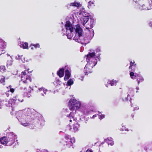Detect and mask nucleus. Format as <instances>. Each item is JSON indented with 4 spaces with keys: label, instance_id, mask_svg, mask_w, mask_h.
<instances>
[{
    "label": "nucleus",
    "instance_id": "nucleus-9",
    "mask_svg": "<svg viewBox=\"0 0 152 152\" xmlns=\"http://www.w3.org/2000/svg\"><path fill=\"white\" fill-rule=\"evenodd\" d=\"M136 9L140 10H149L151 9L150 4H143L140 2L138 3L136 5Z\"/></svg>",
    "mask_w": 152,
    "mask_h": 152
},
{
    "label": "nucleus",
    "instance_id": "nucleus-46",
    "mask_svg": "<svg viewBox=\"0 0 152 152\" xmlns=\"http://www.w3.org/2000/svg\"><path fill=\"white\" fill-rule=\"evenodd\" d=\"M2 52L0 54V56H1V54H4L5 53V51L4 50H2Z\"/></svg>",
    "mask_w": 152,
    "mask_h": 152
},
{
    "label": "nucleus",
    "instance_id": "nucleus-38",
    "mask_svg": "<svg viewBox=\"0 0 152 152\" xmlns=\"http://www.w3.org/2000/svg\"><path fill=\"white\" fill-rule=\"evenodd\" d=\"M134 110H133L134 111L135 110H138L139 109V107L138 106H137V105H134Z\"/></svg>",
    "mask_w": 152,
    "mask_h": 152
},
{
    "label": "nucleus",
    "instance_id": "nucleus-53",
    "mask_svg": "<svg viewBox=\"0 0 152 152\" xmlns=\"http://www.w3.org/2000/svg\"><path fill=\"white\" fill-rule=\"evenodd\" d=\"M97 112L99 114H100V113H102V112H100L99 111H98Z\"/></svg>",
    "mask_w": 152,
    "mask_h": 152
},
{
    "label": "nucleus",
    "instance_id": "nucleus-60",
    "mask_svg": "<svg viewBox=\"0 0 152 152\" xmlns=\"http://www.w3.org/2000/svg\"><path fill=\"white\" fill-rule=\"evenodd\" d=\"M61 24H62V25H63V22H61Z\"/></svg>",
    "mask_w": 152,
    "mask_h": 152
},
{
    "label": "nucleus",
    "instance_id": "nucleus-44",
    "mask_svg": "<svg viewBox=\"0 0 152 152\" xmlns=\"http://www.w3.org/2000/svg\"><path fill=\"white\" fill-rule=\"evenodd\" d=\"M3 101H1L0 100V106L3 105Z\"/></svg>",
    "mask_w": 152,
    "mask_h": 152
},
{
    "label": "nucleus",
    "instance_id": "nucleus-14",
    "mask_svg": "<svg viewBox=\"0 0 152 152\" xmlns=\"http://www.w3.org/2000/svg\"><path fill=\"white\" fill-rule=\"evenodd\" d=\"M21 81L23 82L24 83H26L27 82V80H28L29 81H31V78L30 77L28 76H21Z\"/></svg>",
    "mask_w": 152,
    "mask_h": 152
},
{
    "label": "nucleus",
    "instance_id": "nucleus-12",
    "mask_svg": "<svg viewBox=\"0 0 152 152\" xmlns=\"http://www.w3.org/2000/svg\"><path fill=\"white\" fill-rule=\"evenodd\" d=\"M134 95V92L133 91V89L130 88H129L128 92L127 94V97H126L124 99H123V100L127 101L128 100V98L129 96L132 97Z\"/></svg>",
    "mask_w": 152,
    "mask_h": 152
},
{
    "label": "nucleus",
    "instance_id": "nucleus-1",
    "mask_svg": "<svg viewBox=\"0 0 152 152\" xmlns=\"http://www.w3.org/2000/svg\"><path fill=\"white\" fill-rule=\"evenodd\" d=\"M72 19H69L68 21H66L64 25L66 31V34L67 38L71 39L74 34H75V36L73 39L75 41L81 44L82 45H85L88 43V39H85V35H83V31L80 26L77 25L74 27L72 23L70 22Z\"/></svg>",
    "mask_w": 152,
    "mask_h": 152
},
{
    "label": "nucleus",
    "instance_id": "nucleus-18",
    "mask_svg": "<svg viewBox=\"0 0 152 152\" xmlns=\"http://www.w3.org/2000/svg\"><path fill=\"white\" fill-rule=\"evenodd\" d=\"M6 43L2 39L0 38V49H4L6 47Z\"/></svg>",
    "mask_w": 152,
    "mask_h": 152
},
{
    "label": "nucleus",
    "instance_id": "nucleus-8",
    "mask_svg": "<svg viewBox=\"0 0 152 152\" xmlns=\"http://www.w3.org/2000/svg\"><path fill=\"white\" fill-rule=\"evenodd\" d=\"M15 140L10 139H7V140H3V138H1L0 139V141L2 144L10 146L13 144L16 145V143H18V142H17V140L15 141Z\"/></svg>",
    "mask_w": 152,
    "mask_h": 152
},
{
    "label": "nucleus",
    "instance_id": "nucleus-52",
    "mask_svg": "<svg viewBox=\"0 0 152 152\" xmlns=\"http://www.w3.org/2000/svg\"><path fill=\"white\" fill-rule=\"evenodd\" d=\"M136 89L137 90H138L139 89V88L138 87H137L136 88Z\"/></svg>",
    "mask_w": 152,
    "mask_h": 152
},
{
    "label": "nucleus",
    "instance_id": "nucleus-24",
    "mask_svg": "<svg viewBox=\"0 0 152 152\" xmlns=\"http://www.w3.org/2000/svg\"><path fill=\"white\" fill-rule=\"evenodd\" d=\"M28 43L26 42H22L20 43V46L24 49H28Z\"/></svg>",
    "mask_w": 152,
    "mask_h": 152
},
{
    "label": "nucleus",
    "instance_id": "nucleus-45",
    "mask_svg": "<svg viewBox=\"0 0 152 152\" xmlns=\"http://www.w3.org/2000/svg\"><path fill=\"white\" fill-rule=\"evenodd\" d=\"M25 58H24L22 60V61L23 62V63L25 62L26 61V60H25ZM26 61L27 62V61H28V60H26Z\"/></svg>",
    "mask_w": 152,
    "mask_h": 152
},
{
    "label": "nucleus",
    "instance_id": "nucleus-28",
    "mask_svg": "<svg viewBox=\"0 0 152 152\" xmlns=\"http://www.w3.org/2000/svg\"><path fill=\"white\" fill-rule=\"evenodd\" d=\"M5 67L4 66H0V72H3L5 71Z\"/></svg>",
    "mask_w": 152,
    "mask_h": 152
},
{
    "label": "nucleus",
    "instance_id": "nucleus-20",
    "mask_svg": "<svg viewBox=\"0 0 152 152\" xmlns=\"http://www.w3.org/2000/svg\"><path fill=\"white\" fill-rule=\"evenodd\" d=\"M43 91L44 94H42L43 96H44V94L46 95V92L48 91V90L44 88L43 87H42L41 88H39L38 90L36 91V92H38L39 91Z\"/></svg>",
    "mask_w": 152,
    "mask_h": 152
},
{
    "label": "nucleus",
    "instance_id": "nucleus-43",
    "mask_svg": "<svg viewBox=\"0 0 152 152\" xmlns=\"http://www.w3.org/2000/svg\"><path fill=\"white\" fill-rule=\"evenodd\" d=\"M97 115H98L97 114L94 115L92 117H91V118L92 119H94V118L96 117Z\"/></svg>",
    "mask_w": 152,
    "mask_h": 152
},
{
    "label": "nucleus",
    "instance_id": "nucleus-31",
    "mask_svg": "<svg viewBox=\"0 0 152 152\" xmlns=\"http://www.w3.org/2000/svg\"><path fill=\"white\" fill-rule=\"evenodd\" d=\"M133 61V62H132V61H130V66L129 67V68H131L132 67V66H136V64H135V62L134 61Z\"/></svg>",
    "mask_w": 152,
    "mask_h": 152
},
{
    "label": "nucleus",
    "instance_id": "nucleus-37",
    "mask_svg": "<svg viewBox=\"0 0 152 152\" xmlns=\"http://www.w3.org/2000/svg\"><path fill=\"white\" fill-rule=\"evenodd\" d=\"M96 53H99L101 51V48L100 47L97 48L95 50Z\"/></svg>",
    "mask_w": 152,
    "mask_h": 152
},
{
    "label": "nucleus",
    "instance_id": "nucleus-47",
    "mask_svg": "<svg viewBox=\"0 0 152 152\" xmlns=\"http://www.w3.org/2000/svg\"><path fill=\"white\" fill-rule=\"evenodd\" d=\"M29 88H30V90L29 89H28V91L29 93H30V92H31V90H33V89H31V87L30 86H29Z\"/></svg>",
    "mask_w": 152,
    "mask_h": 152
},
{
    "label": "nucleus",
    "instance_id": "nucleus-41",
    "mask_svg": "<svg viewBox=\"0 0 152 152\" xmlns=\"http://www.w3.org/2000/svg\"><path fill=\"white\" fill-rule=\"evenodd\" d=\"M89 118L88 117V118H85L84 119H85V121H84V122L86 123V124H87V122L88 121L89 119Z\"/></svg>",
    "mask_w": 152,
    "mask_h": 152
},
{
    "label": "nucleus",
    "instance_id": "nucleus-2",
    "mask_svg": "<svg viewBox=\"0 0 152 152\" xmlns=\"http://www.w3.org/2000/svg\"><path fill=\"white\" fill-rule=\"evenodd\" d=\"M33 111L27 108L17 112L16 118L21 125L24 126H28L29 125V122L34 119H38L42 122L44 121L43 118L40 115Z\"/></svg>",
    "mask_w": 152,
    "mask_h": 152
},
{
    "label": "nucleus",
    "instance_id": "nucleus-54",
    "mask_svg": "<svg viewBox=\"0 0 152 152\" xmlns=\"http://www.w3.org/2000/svg\"><path fill=\"white\" fill-rule=\"evenodd\" d=\"M131 116L133 118L134 117V115H132Z\"/></svg>",
    "mask_w": 152,
    "mask_h": 152
},
{
    "label": "nucleus",
    "instance_id": "nucleus-39",
    "mask_svg": "<svg viewBox=\"0 0 152 152\" xmlns=\"http://www.w3.org/2000/svg\"><path fill=\"white\" fill-rule=\"evenodd\" d=\"M148 149L152 151V143L149 144L148 145Z\"/></svg>",
    "mask_w": 152,
    "mask_h": 152
},
{
    "label": "nucleus",
    "instance_id": "nucleus-21",
    "mask_svg": "<svg viewBox=\"0 0 152 152\" xmlns=\"http://www.w3.org/2000/svg\"><path fill=\"white\" fill-rule=\"evenodd\" d=\"M69 5L71 6L80 7L81 6V5L80 4L79 2H77L74 1V2L70 3Z\"/></svg>",
    "mask_w": 152,
    "mask_h": 152
},
{
    "label": "nucleus",
    "instance_id": "nucleus-10",
    "mask_svg": "<svg viewBox=\"0 0 152 152\" xmlns=\"http://www.w3.org/2000/svg\"><path fill=\"white\" fill-rule=\"evenodd\" d=\"M130 75L132 79H134L135 78H137V80L138 84L140 82H142L144 80V79L143 77L139 74H137L136 73L134 74V72H131L130 73Z\"/></svg>",
    "mask_w": 152,
    "mask_h": 152
},
{
    "label": "nucleus",
    "instance_id": "nucleus-16",
    "mask_svg": "<svg viewBox=\"0 0 152 152\" xmlns=\"http://www.w3.org/2000/svg\"><path fill=\"white\" fill-rule=\"evenodd\" d=\"M104 141L108 143V145H110L112 146L114 144L113 139L111 137H108L107 139H105Z\"/></svg>",
    "mask_w": 152,
    "mask_h": 152
},
{
    "label": "nucleus",
    "instance_id": "nucleus-4",
    "mask_svg": "<svg viewBox=\"0 0 152 152\" xmlns=\"http://www.w3.org/2000/svg\"><path fill=\"white\" fill-rule=\"evenodd\" d=\"M101 54L99 53L95 57V52L89 53L86 56V60L87 63L84 68V72L86 75H88L89 73L92 72V69L97 63V60L96 58L100 61V55Z\"/></svg>",
    "mask_w": 152,
    "mask_h": 152
},
{
    "label": "nucleus",
    "instance_id": "nucleus-48",
    "mask_svg": "<svg viewBox=\"0 0 152 152\" xmlns=\"http://www.w3.org/2000/svg\"><path fill=\"white\" fill-rule=\"evenodd\" d=\"M82 81L83 80V76H81L80 77V78Z\"/></svg>",
    "mask_w": 152,
    "mask_h": 152
},
{
    "label": "nucleus",
    "instance_id": "nucleus-23",
    "mask_svg": "<svg viewBox=\"0 0 152 152\" xmlns=\"http://www.w3.org/2000/svg\"><path fill=\"white\" fill-rule=\"evenodd\" d=\"M80 126L77 123L74 124L73 125V129L72 130L75 132L77 131L78 130V128L80 127Z\"/></svg>",
    "mask_w": 152,
    "mask_h": 152
},
{
    "label": "nucleus",
    "instance_id": "nucleus-7",
    "mask_svg": "<svg viewBox=\"0 0 152 152\" xmlns=\"http://www.w3.org/2000/svg\"><path fill=\"white\" fill-rule=\"evenodd\" d=\"M23 99H17L16 97L10 99L8 101V103L7 106L12 107H14L18 105L19 102H22L23 101Z\"/></svg>",
    "mask_w": 152,
    "mask_h": 152
},
{
    "label": "nucleus",
    "instance_id": "nucleus-49",
    "mask_svg": "<svg viewBox=\"0 0 152 152\" xmlns=\"http://www.w3.org/2000/svg\"><path fill=\"white\" fill-rule=\"evenodd\" d=\"M86 152H92L90 150H88L86 151Z\"/></svg>",
    "mask_w": 152,
    "mask_h": 152
},
{
    "label": "nucleus",
    "instance_id": "nucleus-19",
    "mask_svg": "<svg viewBox=\"0 0 152 152\" xmlns=\"http://www.w3.org/2000/svg\"><path fill=\"white\" fill-rule=\"evenodd\" d=\"M65 76L64 77L65 80H67L69 79L71 76V73L68 69H66L65 71Z\"/></svg>",
    "mask_w": 152,
    "mask_h": 152
},
{
    "label": "nucleus",
    "instance_id": "nucleus-62",
    "mask_svg": "<svg viewBox=\"0 0 152 152\" xmlns=\"http://www.w3.org/2000/svg\"><path fill=\"white\" fill-rule=\"evenodd\" d=\"M7 55L8 56H10V55H9L8 54H7Z\"/></svg>",
    "mask_w": 152,
    "mask_h": 152
},
{
    "label": "nucleus",
    "instance_id": "nucleus-56",
    "mask_svg": "<svg viewBox=\"0 0 152 152\" xmlns=\"http://www.w3.org/2000/svg\"><path fill=\"white\" fill-rule=\"evenodd\" d=\"M6 95H7V96H9V95L7 94V93L6 94Z\"/></svg>",
    "mask_w": 152,
    "mask_h": 152
},
{
    "label": "nucleus",
    "instance_id": "nucleus-27",
    "mask_svg": "<svg viewBox=\"0 0 152 152\" xmlns=\"http://www.w3.org/2000/svg\"><path fill=\"white\" fill-rule=\"evenodd\" d=\"M30 46H33L35 48H39L40 47V45L39 43H37L36 44H31Z\"/></svg>",
    "mask_w": 152,
    "mask_h": 152
},
{
    "label": "nucleus",
    "instance_id": "nucleus-50",
    "mask_svg": "<svg viewBox=\"0 0 152 152\" xmlns=\"http://www.w3.org/2000/svg\"><path fill=\"white\" fill-rule=\"evenodd\" d=\"M124 129H124L123 128H121L120 129V130L121 131H123L124 130Z\"/></svg>",
    "mask_w": 152,
    "mask_h": 152
},
{
    "label": "nucleus",
    "instance_id": "nucleus-57",
    "mask_svg": "<svg viewBox=\"0 0 152 152\" xmlns=\"http://www.w3.org/2000/svg\"><path fill=\"white\" fill-rule=\"evenodd\" d=\"M131 107H132V104H131Z\"/></svg>",
    "mask_w": 152,
    "mask_h": 152
},
{
    "label": "nucleus",
    "instance_id": "nucleus-32",
    "mask_svg": "<svg viewBox=\"0 0 152 152\" xmlns=\"http://www.w3.org/2000/svg\"><path fill=\"white\" fill-rule=\"evenodd\" d=\"M13 61L12 60H8L7 61L6 66H11L12 64Z\"/></svg>",
    "mask_w": 152,
    "mask_h": 152
},
{
    "label": "nucleus",
    "instance_id": "nucleus-61",
    "mask_svg": "<svg viewBox=\"0 0 152 152\" xmlns=\"http://www.w3.org/2000/svg\"><path fill=\"white\" fill-rule=\"evenodd\" d=\"M28 96V97H30V96Z\"/></svg>",
    "mask_w": 152,
    "mask_h": 152
},
{
    "label": "nucleus",
    "instance_id": "nucleus-59",
    "mask_svg": "<svg viewBox=\"0 0 152 152\" xmlns=\"http://www.w3.org/2000/svg\"><path fill=\"white\" fill-rule=\"evenodd\" d=\"M138 92V90H137V91H136V93H137Z\"/></svg>",
    "mask_w": 152,
    "mask_h": 152
},
{
    "label": "nucleus",
    "instance_id": "nucleus-34",
    "mask_svg": "<svg viewBox=\"0 0 152 152\" xmlns=\"http://www.w3.org/2000/svg\"><path fill=\"white\" fill-rule=\"evenodd\" d=\"M99 119L100 120L104 118L105 117V115L104 114H101L100 115H98Z\"/></svg>",
    "mask_w": 152,
    "mask_h": 152
},
{
    "label": "nucleus",
    "instance_id": "nucleus-55",
    "mask_svg": "<svg viewBox=\"0 0 152 152\" xmlns=\"http://www.w3.org/2000/svg\"><path fill=\"white\" fill-rule=\"evenodd\" d=\"M34 48H33V47H31V50H34Z\"/></svg>",
    "mask_w": 152,
    "mask_h": 152
},
{
    "label": "nucleus",
    "instance_id": "nucleus-58",
    "mask_svg": "<svg viewBox=\"0 0 152 152\" xmlns=\"http://www.w3.org/2000/svg\"><path fill=\"white\" fill-rule=\"evenodd\" d=\"M2 148V146L0 145V148Z\"/></svg>",
    "mask_w": 152,
    "mask_h": 152
},
{
    "label": "nucleus",
    "instance_id": "nucleus-22",
    "mask_svg": "<svg viewBox=\"0 0 152 152\" xmlns=\"http://www.w3.org/2000/svg\"><path fill=\"white\" fill-rule=\"evenodd\" d=\"M64 70L63 68L60 69L57 72V75L60 77H62L64 75Z\"/></svg>",
    "mask_w": 152,
    "mask_h": 152
},
{
    "label": "nucleus",
    "instance_id": "nucleus-5",
    "mask_svg": "<svg viewBox=\"0 0 152 152\" xmlns=\"http://www.w3.org/2000/svg\"><path fill=\"white\" fill-rule=\"evenodd\" d=\"M91 104V102H90L88 103H83L80 109V112L85 115H88L91 114L93 111L90 109V107Z\"/></svg>",
    "mask_w": 152,
    "mask_h": 152
},
{
    "label": "nucleus",
    "instance_id": "nucleus-25",
    "mask_svg": "<svg viewBox=\"0 0 152 152\" xmlns=\"http://www.w3.org/2000/svg\"><path fill=\"white\" fill-rule=\"evenodd\" d=\"M74 83V80L73 79H70L67 81V85L68 86H71Z\"/></svg>",
    "mask_w": 152,
    "mask_h": 152
},
{
    "label": "nucleus",
    "instance_id": "nucleus-30",
    "mask_svg": "<svg viewBox=\"0 0 152 152\" xmlns=\"http://www.w3.org/2000/svg\"><path fill=\"white\" fill-rule=\"evenodd\" d=\"M5 78L4 77L2 76L0 80V83H2L3 85H4V82H5Z\"/></svg>",
    "mask_w": 152,
    "mask_h": 152
},
{
    "label": "nucleus",
    "instance_id": "nucleus-3",
    "mask_svg": "<svg viewBox=\"0 0 152 152\" xmlns=\"http://www.w3.org/2000/svg\"><path fill=\"white\" fill-rule=\"evenodd\" d=\"M79 15H81L80 21L83 25L88 30V32L85 35V39H88V43L94 36V31L92 28L93 27L94 20L92 17L89 18V15L84 8H82L78 12Z\"/></svg>",
    "mask_w": 152,
    "mask_h": 152
},
{
    "label": "nucleus",
    "instance_id": "nucleus-35",
    "mask_svg": "<svg viewBox=\"0 0 152 152\" xmlns=\"http://www.w3.org/2000/svg\"><path fill=\"white\" fill-rule=\"evenodd\" d=\"M22 56L18 55L15 57V59L17 60H20L22 59Z\"/></svg>",
    "mask_w": 152,
    "mask_h": 152
},
{
    "label": "nucleus",
    "instance_id": "nucleus-11",
    "mask_svg": "<svg viewBox=\"0 0 152 152\" xmlns=\"http://www.w3.org/2000/svg\"><path fill=\"white\" fill-rule=\"evenodd\" d=\"M3 140H5L7 139H16L17 138L16 136L14 134L13 132H9L7 133L6 137H3Z\"/></svg>",
    "mask_w": 152,
    "mask_h": 152
},
{
    "label": "nucleus",
    "instance_id": "nucleus-42",
    "mask_svg": "<svg viewBox=\"0 0 152 152\" xmlns=\"http://www.w3.org/2000/svg\"><path fill=\"white\" fill-rule=\"evenodd\" d=\"M26 73L25 71L21 73V75H23V76H27V75H26Z\"/></svg>",
    "mask_w": 152,
    "mask_h": 152
},
{
    "label": "nucleus",
    "instance_id": "nucleus-29",
    "mask_svg": "<svg viewBox=\"0 0 152 152\" xmlns=\"http://www.w3.org/2000/svg\"><path fill=\"white\" fill-rule=\"evenodd\" d=\"M94 3L93 1H90L88 2V7L89 8H91V7L94 5Z\"/></svg>",
    "mask_w": 152,
    "mask_h": 152
},
{
    "label": "nucleus",
    "instance_id": "nucleus-17",
    "mask_svg": "<svg viewBox=\"0 0 152 152\" xmlns=\"http://www.w3.org/2000/svg\"><path fill=\"white\" fill-rule=\"evenodd\" d=\"M117 82L116 80H108L107 82V84H106L105 86L107 87H108V85H110L111 86L116 85Z\"/></svg>",
    "mask_w": 152,
    "mask_h": 152
},
{
    "label": "nucleus",
    "instance_id": "nucleus-51",
    "mask_svg": "<svg viewBox=\"0 0 152 152\" xmlns=\"http://www.w3.org/2000/svg\"><path fill=\"white\" fill-rule=\"evenodd\" d=\"M124 130H126V131H129V129H127V128H125V129Z\"/></svg>",
    "mask_w": 152,
    "mask_h": 152
},
{
    "label": "nucleus",
    "instance_id": "nucleus-36",
    "mask_svg": "<svg viewBox=\"0 0 152 152\" xmlns=\"http://www.w3.org/2000/svg\"><path fill=\"white\" fill-rule=\"evenodd\" d=\"M67 128L69 130L73 131L72 129L71 126V125H70L69 124L68 125H67Z\"/></svg>",
    "mask_w": 152,
    "mask_h": 152
},
{
    "label": "nucleus",
    "instance_id": "nucleus-6",
    "mask_svg": "<svg viewBox=\"0 0 152 152\" xmlns=\"http://www.w3.org/2000/svg\"><path fill=\"white\" fill-rule=\"evenodd\" d=\"M83 103L76 99H71L69 102V109L71 110H74L79 109Z\"/></svg>",
    "mask_w": 152,
    "mask_h": 152
},
{
    "label": "nucleus",
    "instance_id": "nucleus-26",
    "mask_svg": "<svg viewBox=\"0 0 152 152\" xmlns=\"http://www.w3.org/2000/svg\"><path fill=\"white\" fill-rule=\"evenodd\" d=\"M64 138L66 140V141H67L69 140H70V139H71L72 138H71L69 135L67 134H66L65 135Z\"/></svg>",
    "mask_w": 152,
    "mask_h": 152
},
{
    "label": "nucleus",
    "instance_id": "nucleus-13",
    "mask_svg": "<svg viewBox=\"0 0 152 152\" xmlns=\"http://www.w3.org/2000/svg\"><path fill=\"white\" fill-rule=\"evenodd\" d=\"M66 145L69 148H70L71 146H72L73 144L75 142V139L74 137H72L71 139L70 140L66 141Z\"/></svg>",
    "mask_w": 152,
    "mask_h": 152
},
{
    "label": "nucleus",
    "instance_id": "nucleus-15",
    "mask_svg": "<svg viewBox=\"0 0 152 152\" xmlns=\"http://www.w3.org/2000/svg\"><path fill=\"white\" fill-rule=\"evenodd\" d=\"M74 113L71 112L69 115H67L66 116L69 119V121L71 122L72 121V120L73 121H75V119L74 118Z\"/></svg>",
    "mask_w": 152,
    "mask_h": 152
},
{
    "label": "nucleus",
    "instance_id": "nucleus-33",
    "mask_svg": "<svg viewBox=\"0 0 152 152\" xmlns=\"http://www.w3.org/2000/svg\"><path fill=\"white\" fill-rule=\"evenodd\" d=\"M136 66H132V67L131 68H129V69L131 70L130 71V72H134L135 71V68Z\"/></svg>",
    "mask_w": 152,
    "mask_h": 152
},
{
    "label": "nucleus",
    "instance_id": "nucleus-40",
    "mask_svg": "<svg viewBox=\"0 0 152 152\" xmlns=\"http://www.w3.org/2000/svg\"><path fill=\"white\" fill-rule=\"evenodd\" d=\"M11 86H9V87H10V91L12 93H13L14 92L15 90L13 88H11Z\"/></svg>",
    "mask_w": 152,
    "mask_h": 152
}]
</instances>
